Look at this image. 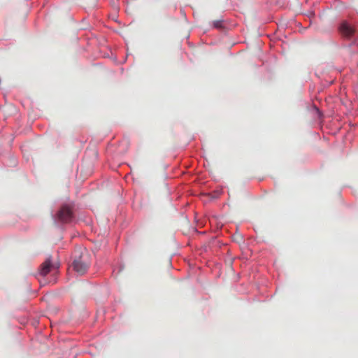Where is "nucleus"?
I'll use <instances>...</instances> for the list:
<instances>
[{
    "instance_id": "1",
    "label": "nucleus",
    "mask_w": 358,
    "mask_h": 358,
    "mask_svg": "<svg viewBox=\"0 0 358 358\" xmlns=\"http://www.w3.org/2000/svg\"><path fill=\"white\" fill-rule=\"evenodd\" d=\"M92 263L91 255L86 249H80L76 251L75 259L72 266L73 270L79 275H83L89 269Z\"/></svg>"
},
{
    "instance_id": "2",
    "label": "nucleus",
    "mask_w": 358,
    "mask_h": 358,
    "mask_svg": "<svg viewBox=\"0 0 358 358\" xmlns=\"http://www.w3.org/2000/svg\"><path fill=\"white\" fill-rule=\"evenodd\" d=\"M56 217L62 223L71 222L73 218V206L69 204L62 206L56 215Z\"/></svg>"
},
{
    "instance_id": "3",
    "label": "nucleus",
    "mask_w": 358,
    "mask_h": 358,
    "mask_svg": "<svg viewBox=\"0 0 358 358\" xmlns=\"http://www.w3.org/2000/svg\"><path fill=\"white\" fill-rule=\"evenodd\" d=\"M58 266L52 263L50 257L48 258L41 265L39 270V274L41 276H45L50 271L57 270Z\"/></svg>"
},
{
    "instance_id": "4",
    "label": "nucleus",
    "mask_w": 358,
    "mask_h": 358,
    "mask_svg": "<svg viewBox=\"0 0 358 358\" xmlns=\"http://www.w3.org/2000/svg\"><path fill=\"white\" fill-rule=\"evenodd\" d=\"M339 30L343 36L348 38L351 37L355 33V29L346 22H343L341 24Z\"/></svg>"
},
{
    "instance_id": "5",
    "label": "nucleus",
    "mask_w": 358,
    "mask_h": 358,
    "mask_svg": "<svg viewBox=\"0 0 358 358\" xmlns=\"http://www.w3.org/2000/svg\"><path fill=\"white\" fill-rule=\"evenodd\" d=\"M215 27H220L221 26V22L217 21L214 23Z\"/></svg>"
}]
</instances>
